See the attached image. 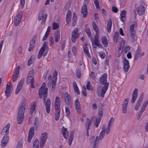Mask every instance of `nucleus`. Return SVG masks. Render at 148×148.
<instances>
[{
  "label": "nucleus",
  "instance_id": "f257e3e1",
  "mask_svg": "<svg viewBox=\"0 0 148 148\" xmlns=\"http://www.w3.org/2000/svg\"><path fill=\"white\" fill-rule=\"evenodd\" d=\"M107 74L105 73L102 75L99 79V82L101 84L104 85L101 90V96L103 97L108 88L109 83L107 82Z\"/></svg>",
  "mask_w": 148,
  "mask_h": 148
},
{
  "label": "nucleus",
  "instance_id": "f03ea898",
  "mask_svg": "<svg viewBox=\"0 0 148 148\" xmlns=\"http://www.w3.org/2000/svg\"><path fill=\"white\" fill-rule=\"evenodd\" d=\"M49 50V49L47 43L45 42L40 50L37 56L38 58L39 59L42 56H46Z\"/></svg>",
  "mask_w": 148,
  "mask_h": 148
},
{
  "label": "nucleus",
  "instance_id": "7ed1b4c3",
  "mask_svg": "<svg viewBox=\"0 0 148 148\" xmlns=\"http://www.w3.org/2000/svg\"><path fill=\"white\" fill-rule=\"evenodd\" d=\"M48 89L47 88H40L38 91L39 97L40 98H41L42 97V95H43V99L44 101L47 99V92Z\"/></svg>",
  "mask_w": 148,
  "mask_h": 148
},
{
  "label": "nucleus",
  "instance_id": "20e7f679",
  "mask_svg": "<svg viewBox=\"0 0 148 148\" xmlns=\"http://www.w3.org/2000/svg\"><path fill=\"white\" fill-rule=\"evenodd\" d=\"M137 26V23L134 21L132 23L131 25L130 26V34L131 37L133 38H135L136 37L135 31L134 28Z\"/></svg>",
  "mask_w": 148,
  "mask_h": 148
},
{
  "label": "nucleus",
  "instance_id": "39448f33",
  "mask_svg": "<svg viewBox=\"0 0 148 148\" xmlns=\"http://www.w3.org/2000/svg\"><path fill=\"white\" fill-rule=\"evenodd\" d=\"M22 12H20L15 17L14 22L16 26H18L20 23L22 16Z\"/></svg>",
  "mask_w": 148,
  "mask_h": 148
},
{
  "label": "nucleus",
  "instance_id": "423d86ee",
  "mask_svg": "<svg viewBox=\"0 0 148 148\" xmlns=\"http://www.w3.org/2000/svg\"><path fill=\"white\" fill-rule=\"evenodd\" d=\"M78 29L76 28L72 33L71 40L72 41L75 43L76 40L78 38L79 36V33H78Z\"/></svg>",
  "mask_w": 148,
  "mask_h": 148
},
{
  "label": "nucleus",
  "instance_id": "0eeeda50",
  "mask_svg": "<svg viewBox=\"0 0 148 148\" xmlns=\"http://www.w3.org/2000/svg\"><path fill=\"white\" fill-rule=\"evenodd\" d=\"M96 117H93L90 119H87L85 123V125L87 130H89L90 129V127L91 125L92 121H95Z\"/></svg>",
  "mask_w": 148,
  "mask_h": 148
},
{
  "label": "nucleus",
  "instance_id": "6e6552de",
  "mask_svg": "<svg viewBox=\"0 0 148 148\" xmlns=\"http://www.w3.org/2000/svg\"><path fill=\"white\" fill-rule=\"evenodd\" d=\"M34 78L32 75H28L27 77L26 80V83L27 84H31V87L34 88L35 86L34 85Z\"/></svg>",
  "mask_w": 148,
  "mask_h": 148
},
{
  "label": "nucleus",
  "instance_id": "1a4fd4ad",
  "mask_svg": "<svg viewBox=\"0 0 148 148\" xmlns=\"http://www.w3.org/2000/svg\"><path fill=\"white\" fill-rule=\"evenodd\" d=\"M47 16V14H45L43 12H42L39 14L38 17V20H42V24H44L45 23Z\"/></svg>",
  "mask_w": 148,
  "mask_h": 148
},
{
  "label": "nucleus",
  "instance_id": "9d476101",
  "mask_svg": "<svg viewBox=\"0 0 148 148\" xmlns=\"http://www.w3.org/2000/svg\"><path fill=\"white\" fill-rule=\"evenodd\" d=\"M8 135H4L2 139L1 142V146L2 147H5L8 144L9 140Z\"/></svg>",
  "mask_w": 148,
  "mask_h": 148
},
{
  "label": "nucleus",
  "instance_id": "9b49d317",
  "mask_svg": "<svg viewBox=\"0 0 148 148\" xmlns=\"http://www.w3.org/2000/svg\"><path fill=\"white\" fill-rule=\"evenodd\" d=\"M24 82V79H22L18 83L15 90V93L16 94H18L21 90Z\"/></svg>",
  "mask_w": 148,
  "mask_h": 148
},
{
  "label": "nucleus",
  "instance_id": "f8f14e48",
  "mask_svg": "<svg viewBox=\"0 0 148 148\" xmlns=\"http://www.w3.org/2000/svg\"><path fill=\"white\" fill-rule=\"evenodd\" d=\"M34 134V127H32L30 129L29 132V135L27 138L28 142L31 141Z\"/></svg>",
  "mask_w": 148,
  "mask_h": 148
},
{
  "label": "nucleus",
  "instance_id": "ddd939ff",
  "mask_svg": "<svg viewBox=\"0 0 148 148\" xmlns=\"http://www.w3.org/2000/svg\"><path fill=\"white\" fill-rule=\"evenodd\" d=\"M10 127V123H7L2 130L1 133H2L3 135H8L9 133V130Z\"/></svg>",
  "mask_w": 148,
  "mask_h": 148
},
{
  "label": "nucleus",
  "instance_id": "4468645a",
  "mask_svg": "<svg viewBox=\"0 0 148 148\" xmlns=\"http://www.w3.org/2000/svg\"><path fill=\"white\" fill-rule=\"evenodd\" d=\"M128 103V99H126L123 102L122 104V111L123 112L126 114L127 112V106Z\"/></svg>",
  "mask_w": 148,
  "mask_h": 148
},
{
  "label": "nucleus",
  "instance_id": "2eb2a0df",
  "mask_svg": "<svg viewBox=\"0 0 148 148\" xmlns=\"http://www.w3.org/2000/svg\"><path fill=\"white\" fill-rule=\"evenodd\" d=\"M64 99L66 104L69 106H71L70 97L67 92H66L64 94Z\"/></svg>",
  "mask_w": 148,
  "mask_h": 148
},
{
  "label": "nucleus",
  "instance_id": "dca6fc26",
  "mask_svg": "<svg viewBox=\"0 0 148 148\" xmlns=\"http://www.w3.org/2000/svg\"><path fill=\"white\" fill-rule=\"evenodd\" d=\"M137 10L138 14L139 15H141L144 13L145 8L143 6L140 5L137 7Z\"/></svg>",
  "mask_w": 148,
  "mask_h": 148
},
{
  "label": "nucleus",
  "instance_id": "f3484780",
  "mask_svg": "<svg viewBox=\"0 0 148 148\" xmlns=\"http://www.w3.org/2000/svg\"><path fill=\"white\" fill-rule=\"evenodd\" d=\"M138 90L137 89H135L134 90L132 94V97L131 99V102L134 103L135 102L138 96Z\"/></svg>",
  "mask_w": 148,
  "mask_h": 148
},
{
  "label": "nucleus",
  "instance_id": "a211bd4d",
  "mask_svg": "<svg viewBox=\"0 0 148 148\" xmlns=\"http://www.w3.org/2000/svg\"><path fill=\"white\" fill-rule=\"evenodd\" d=\"M25 110V105H21L20 107L18 112V115L24 116V114Z\"/></svg>",
  "mask_w": 148,
  "mask_h": 148
},
{
  "label": "nucleus",
  "instance_id": "6ab92c4d",
  "mask_svg": "<svg viewBox=\"0 0 148 148\" xmlns=\"http://www.w3.org/2000/svg\"><path fill=\"white\" fill-rule=\"evenodd\" d=\"M51 104L50 100L49 99H48L45 102V108L48 114H49L50 112Z\"/></svg>",
  "mask_w": 148,
  "mask_h": 148
},
{
  "label": "nucleus",
  "instance_id": "aec40b11",
  "mask_svg": "<svg viewBox=\"0 0 148 148\" xmlns=\"http://www.w3.org/2000/svg\"><path fill=\"white\" fill-rule=\"evenodd\" d=\"M82 13L83 15V17H85L87 14V8L86 4L84 5L82 8Z\"/></svg>",
  "mask_w": 148,
  "mask_h": 148
},
{
  "label": "nucleus",
  "instance_id": "412c9836",
  "mask_svg": "<svg viewBox=\"0 0 148 148\" xmlns=\"http://www.w3.org/2000/svg\"><path fill=\"white\" fill-rule=\"evenodd\" d=\"M101 42L103 46L105 47H107L108 45V42L106 36L103 35L102 37Z\"/></svg>",
  "mask_w": 148,
  "mask_h": 148
},
{
  "label": "nucleus",
  "instance_id": "4be33fe9",
  "mask_svg": "<svg viewBox=\"0 0 148 148\" xmlns=\"http://www.w3.org/2000/svg\"><path fill=\"white\" fill-rule=\"evenodd\" d=\"M75 108L78 112H79L80 111L81 106L78 99H76L75 102Z\"/></svg>",
  "mask_w": 148,
  "mask_h": 148
},
{
  "label": "nucleus",
  "instance_id": "5701e85b",
  "mask_svg": "<svg viewBox=\"0 0 148 148\" xmlns=\"http://www.w3.org/2000/svg\"><path fill=\"white\" fill-rule=\"evenodd\" d=\"M111 127H108L107 126V127H106L105 125H103L102 127V131H103V132L105 134L106 133V134H108L110 132Z\"/></svg>",
  "mask_w": 148,
  "mask_h": 148
},
{
  "label": "nucleus",
  "instance_id": "b1692460",
  "mask_svg": "<svg viewBox=\"0 0 148 148\" xmlns=\"http://www.w3.org/2000/svg\"><path fill=\"white\" fill-rule=\"evenodd\" d=\"M62 131L63 136L66 139L68 137L69 134L67 129L65 128L64 127H63L62 128Z\"/></svg>",
  "mask_w": 148,
  "mask_h": 148
},
{
  "label": "nucleus",
  "instance_id": "393cba45",
  "mask_svg": "<svg viewBox=\"0 0 148 148\" xmlns=\"http://www.w3.org/2000/svg\"><path fill=\"white\" fill-rule=\"evenodd\" d=\"M36 106V102H33L31 104L30 107V112L31 114H32L35 111Z\"/></svg>",
  "mask_w": 148,
  "mask_h": 148
},
{
  "label": "nucleus",
  "instance_id": "a878e982",
  "mask_svg": "<svg viewBox=\"0 0 148 148\" xmlns=\"http://www.w3.org/2000/svg\"><path fill=\"white\" fill-rule=\"evenodd\" d=\"M112 25V22L111 19L110 18L108 19V24L107 29L108 32L110 33L111 32V29Z\"/></svg>",
  "mask_w": 148,
  "mask_h": 148
},
{
  "label": "nucleus",
  "instance_id": "bb28decb",
  "mask_svg": "<svg viewBox=\"0 0 148 148\" xmlns=\"http://www.w3.org/2000/svg\"><path fill=\"white\" fill-rule=\"evenodd\" d=\"M13 89V85L10 82H8L6 84V90L12 92Z\"/></svg>",
  "mask_w": 148,
  "mask_h": 148
},
{
  "label": "nucleus",
  "instance_id": "cd10ccee",
  "mask_svg": "<svg viewBox=\"0 0 148 148\" xmlns=\"http://www.w3.org/2000/svg\"><path fill=\"white\" fill-rule=\"evenodd\" d=\"M74 132H71L70 134L69 138V145H71L73 140L74 138Z\"/></svg>",
  "mask_w": 148,
  "mask_h": 148
},
{
  "label": "nucleus",
  "instance_id": "c85d7f7f",
  "mask_svg": "<svg viewBox=\"0 0 148 148\" xmlns=\"http://www.w3.org/2000/svg\"><path fill=\"white\" fill-rule=\"evenodd\" d=\"M60 98L58 97H57L55 99V108H60Z\"/></svg>",
  "mask_w": 148,
  "mask_h": 148
},
{
  "label": "nucleus",
  "instance_id": "c756f323",
  "mask_svg": "<svg viewBox=\"0 0 148 148\" xmlns=\"http://www.w3.org/2000/svg\"><path fill=\"white\" fill-rule=\"evenodd\" d=\"M20 69L19 66H18L16 68L15 72L13 74L14 77L18 78L19 73Z\"/></svg>",
  "mask_w": 148,
  "mask_h": 148
},
{
  "label": "nucleus",
  "instance_id": "7c9ffc66",
  "mask_svg": "<svg viewBox=\"0 0 148 148\" xmlns=\"http://www.w3.org/2000/svg\"><path fill=\"white\" fill-rule=\"evenodd\" d=\"M126 14V12L125 10H123L121 11V12L120 14V16H121V21L124 22L125 19V16Z\"/></svg>",
  "mask_w": 148,
  "mask_h": 148
},
{
  "label": "nucleus",
  "instance_id": "2f4dec72",
  "mask_svg": "<svg viewBox=\"0 0 148 148\" xmlns=\"http://www.w3.org/2000/svg\"><path fill=\"white\" fill-rule=\"evenodd\" d=\"M119 34L118 32L114 33V40L115 43H116L119 40Z\"/></svg>",
  "mask_w": 148,
  "mask_h": 148
},
{
  "label": "nucleus",
  "instance_id": "473e14b6",
  "mask_svg": "<svg viewBox=\"0 0 148 148\" xmlns=\"http://www.w3.org/2000/svg\"><path fill=\"white\" fill-rule=\"evenodd\" d=\"M125 41L123 40L121 42L120 44V47L119 49V51L121 53L122 52L123 48L125 45Z\"/></svg>",
  "mask_w": 148,
  "mask_h": 148
},
{
  "label": "nucleus",
  "instance_id": "72a5a7b5",
  "mask_svg": "<svg viewBox=\"0 0 148 148\" xmlns=\"http://www.w3.org/2000/svg\"><path fill=\"white\" fill-rule=\"evenodd\" d=\"M35 44V41L33 40L31 41L30 42V45L28 49V50L29 51H31L33 49L34 45Z\"/></svg>",
  "mask_w": 148,
  "mask_h": 148
},
{
  "label": "nucleus",
  "instance_id": "f704fd0d",
  "mask_svg": "<svg viewBox=\"0 0 148 148\" xmlns=\"http://www.w3.org/2000/svg\"><path fill=\"white\" fill-rule=\"evenodd\" d=\"M24 117V116L17 115V121L19 124H21L22 122Z\"/></svg>",
  "mask_w": 148,
  "mask_h": 148
},
{
  "label": "nucleus",
  "instance_id": "c9c22d12",
  "mask_svg": "<svg viewBox=\"0 0 148 148\" xmlns=\"http://www.w3.org/2000/svg\"><path fill=\"white\" fill-rule=\"evenodd\" d=\"M55 41L56 42H58L60 39V33L58 32L55 33Z\"/></svg>",
  "mask_w": 148,
  "mask_h": 148
},
{
  "label": "nucleus",
  "instance_id": "e433bc0d",
  "mask_svg": "<svg viewBox=\"0 0 148 148\" xmlns=\"http://www.w3.org/2000/svg\"><path fill=\"white\" fill-rule=\"evenodd\" d=\"M39 142L38 139H36L33 143V148H39Z\"/></svg>",
  "mask_w": 148,
  "mask_h": 148
},
{
  "label": "nucleus",
  "instance_id": "4c0bfd02",
  "mask_svg": "<svg viewBox=\"0 0 148 148\" xmlns=\"http://www.w3.org/2000/svg\"><path fill=\"white\" fill-rule=\"evenodd\" d=\"M148 104V101H145L143 103V104L142 107V108H141V110L140 111L142 112H143L145 110Z\"/></svg>",
  "mask_w": 148,
  "mask_h": 148
},
{
  "label": "nucleus",
  "instance_id": "58836bf2",
  "mask_svg": "<svg viewBox=\"0 0 148 148\" xmlns=\"http://www.w3.org/2000/svg\"><path fill=\"white\" fill-rule=\"evenodd\" d=\"M73 84L75 91L78 94H79V91L76 83L75 81L73 82Z\"/></svg>",
  "mask_w": 148,
  "mask_h": 148
},
{
  "label": "nucleus",
  "instance_id": "ea45409f",
  "mask_svg": "<svg viewBox=\"0 0 148 148\" xmlns=\"http://www.w3.org/2000/svg\"><path fill=\"white\" fill-rule=\"evenodd\" d=\"M47 134L46 132L42 133L40 138V140L46 141L47 138Z\"/></svg>",
  "mask_w": 148,
  "mask_h": 148
},
{
  "label": "nucleus",
  "instance_id": "a19ab883",
  "mask_svg": "<svg viewBox=\"0 0 148 148\" xmlns=\"http://www.w3.org/2000/svg\"><path fill=\"white\" fill-rule=\"evenodd\" d=\"M92 26L94 30L95 31L96 33H99L98 27L96 23L94 22L92 23Z\"/></svg>",
  "mask_w": 148,
  "mask_h": 148
},
{
  "label": "nucleus",
  "instance_id": "79ce46f5",
  "mask_svg": "<svg viewBox=\"0 0 148 148\" xmlns=\"http://www.w3.org/2000/svg\"><path fill=\"white\" fill-rule=\"evenodd\" d=\"M103 131H102L99 134V136L98 137V141L102 139L104 137L105 133L103 132Z\"/></svg>",
  "mask_w": 148,
  "mask_h": 148
},
{
  "label": "nucleus",
  "instance_id": "37998d69",
  "mask_svg": "<svg viewBox=\"0 0 148 148\" xmlns=\"http://www.w3.org/2000/svg\"><path fill=\"white\" fill-rule=\"evenodd\" d=\"M96 120V122L95 124V127H98L99 124L101 120V118L100 117H98L97 119L96 118V119L95 120Z\"/></svg>",
  "mask_w": 148,
  "mask_h": 148
},
{
  "label": "nucleus",
  "instance_id": "c03bdc74",
  "mask_svg": "<svg viewBox=\"0 0 148 148\" xmlns=\"http://www.w3.org/2000/svg\"><path fill=\"white\" fill-rule=\"evenodd\" d=\"M78 46V45H76L73 47L72 48V51L74 55L76 53V52L77 50Z\"/></svg>",
  "mask_w": 148,
  "mask_h": 148
},
{
  "label": "nucleus",
  "instance_id": "a18cd8bd",
  "mask_svg": "<svg viewBox=\"0 0 148 148\" xmlns=\"http://www.w3.org/2000/svg\"><path fill=\"white\" fill-rule=\"evenodd\" d=\"M114 120V119L113 117H112L110 119V121H109L108 124V127H111V126L113 123Z\"/></svg>",
  "mask_w": 148,
  "mask_h": 148
},
{
  "label": "nucleus",
  "instance_id": "49530a36",
  "mask_svg": "<svg viewBox=\"0 0 148 148\" xmlns=\"http://www.w3.org/2000/svg\"><path fill=\"white\" fill-rule=\"evenodd\" d=\"M56 80L55 79H54V80L52 81V89H51V90L54 91L55 88V86L56 84Z\"/></svg>",
  "mask_w": 148,
  "mask_h": 148
},
{
  "label": "nucleus",
  "instance_id": "de8ad7c7",
  "mask_svg": "<svg viewBox=\"0 0 148 148\" xmlns=\"http://www.w3.org/2000/svg\"><path fill=\"white\" fill-rule=\"evenodd\" d=\"M59 25L56 22H53L52 24L53 29H57L59 28Z\"/></svg>",
  "mask_w": 148,
  "mask_h": 148
},
{
  "label": "nucleus",
  "instance_id": "09e8293b",
  "mask_svg": "<svg viewBox=\"0 0 148 148\" xmlns=\"http://www.w3.org/2000/svg\"><path fill=\"white\" fill-rule=\"evenodd\" d=\"M141 101H139L137 103L136 105L135 109L136 110H137L139 108L140 105H141Z\"/></svg>",
  "mask_w": 148,
  "mask_h": 148
},
{
  "label": "nucleus",
  "instance_id": "8fccbe9b",
  "mask_svg": "<svg viewBox=\"0 0 148 148\" xmlns=\"http://www.w3.org/2000/svg\"><path fill=\"white\" fill-rule=\"evenodd\" d=\"M98 136H97L95 140L94 141V143L93 145V148H97V143H98Z\"/></svg>",
  "mask_w": 148,
  "mask_h": 148
},
{
  "label": "nucleus",
  "instance_id": "3c124183",
  "mask_svg": "<svg viewBox=\"0 0 148 148\" xmlns=\"http://www.w3.org/2000/svg\"><path fill=\"white\" fill-rule=\"evenodd\" d=\"M99 55L100 57L103 59L106 56L105 53L103 52H99Z\"/></svg>",
  "mask_w": 148,
  "mask_h": 148
},
{
  "label": "nucleus",
  "instance_id": "603ef678",
  "mask_svg": "<svg viewBox=\"0 0 148 148\" xmlns=\"http://www.w3.org/2000/svg\"><path fill=\"white\" fill-rule=\"evenodd\" d=\"M76 75L77 77L78 78H80L81 76V73L80 70L78 69H77L76 72Z\"/></svg>",
  "mask_w": 148,
  "mask_h": 148
},
{
  "label": "nucleus",
  "instance_id": "864d4df0",
  "mask_svg": "<svg viewBox=\"0 0 148 148\" xmlns=\"http://www.w3.org/2000/svg\"><path fill=\"white\" fill-rule=\"evenodd\" d=\"M84 51L86 54L89 57L90 55H89L88 48L87 47H84Z\"/></svg>",
  "mask_w": 148,
  "mask_h": 148
},
{
  "label": "nucleus",
  "instance_id": "5fc2aeb1",
  "mask_svg": "<svg viewBox=\"0 0 148 148\" xmlns=\"http://www.w3.org/2000/svg\"><path fill=\"white\" fill-rule=\"evenodd\" d=\"M55 114L60 115V111H61L60 108H55Z\"/></svg>",
  "mask_w": 148,
  "mask_h": 148
},
{
  "label": "nucleus",
  "instance_id": "6e6d98bb",
  "mask_svg": "<svg viewBox=\"0 0 148 148\" xmlns=\"http://www.w3.org/2000/svg\"><path fill=\"white\" fill-rule=\"evenodd\" d=\"M85 31L89 36H91V32L90 29L88 28H86L85 29Z\"/></svg>",
  "mask_w": 148,
  "mask_h": 148
},
{
  "label": "nucleus",
  "instance_id": "4d7b16f0",
  "mask_svg": "<svg viewBox=\"0 0 148 148\" xmlns=\"http://www.w3.org/2000/svg\"><path fill=\"white\" fill-rule=\"evenodd\" d=\"M12 92L9 90H5V95L7 97H8L11 95Z\"/></svg>",
  "mask_w": 148,
  "mask_h": 148
},
{
  "label": "nucleus",
  "instance_id": "13d9d810",
  "mask_svg": "<svg viewBox=\"0 0 148 148\" xmlns=\"http://www.w3.org/2000/svg\"><path fill=\"white\" fill-rule=\"evenodd\" d=\"M21 2V9H23L24 7L25 0H20Z\"/></svg>",
  "mask_w": 148,
  "mask_h": 148
},
{
  "label": "nucleus",
  "instance_id": "bf43d9fd",
  "mask_svg": "<svg viewBox=\"0 0 148 148\" xmlns=\"http://www.w3.org/2000/svg\"><path fill=\"white\" fill-rule=\"evenodd\" d=\"M46 141L44 140H40V147L41 148L43 147Z\"/></svg>",
  "mask_w": 148,
  "mask_h": 148
},
{
  "label": "nucleus",
  "instance_id": "052dcab7",
  "mask_svg": "<svg viewBox=\"0 0 148 148\" xmlns=\"http://www.w3.org/2000/svg\"><path fill=\"white\" fill-rule=\"evenodd\" d=\"M94 3L97 8L99 9L100 8L99 1L98 0H95L94 1Z\"/></svg>",
  "mask_w": 148,
  "mask_h": 148
},
{
  "label": "nucleus",
  "instance_id": "680f3d73",
  "mask_svg": "<svg viewBox=\"0 0 148 148\" xmlns=\"http://www.w3.org/2000/svg\"><path fill=\"white\" fill-rule=\"evenodd\" d=\"M65 113L67 116H68L70 114V110L69 108L66 107H65Z\"/></svg>",
  "mask_w": 148,
  "mask_h": 148
},
{
  "label": "nucleus",
  "instance_id": "e2e57ef3",
  "mask_svg": "<svg viewBox=\"0 0 148 148\" xmlns=\"http://www.w3.org/2000/svg\"><path fill=\"white\" fill-rule=\"evenodd\" d=\"M94 44L98 46H99L101 45L99 40H95L94 42Z\"/></svg>",
  "mask_w": 148,
  "mask_h": 148
},
{
  "label": "nucleus",
  "instance_id": "0e129e2a",
  "mask_svg": "<svg viewBox=\"0 0 148 148\" xmlns=\"http://www.w3.org/2000/svg\"><path fill=\"white\" fill-rule=\"evenodd\" d=\"M38 120L37 118H36L35 119L34 123V125L35 127H37L38 125Z\"/></svg>",
  "mask_w": 148,
  "mask_h": 148
},
{
  "label": "nucleus",
  "instance_id": "69168bd1",
  "mask_svg": "<svg viewBox=\"0 0 148 148\" xmlns=\"http://www.w3.org/2000/svg\"><path fill=\"white\" fill-rule=\"evenodd\" d=\"M53 80L51 76L50 75H49L48 77V81L50 83V84H51V82H52V81Z\"/></svg>",
  "mask_w": 148,
  "mask_h": 148
},
{
  "label": "nucleus",
  "instance_id": "338daca9",
  "mask_svg": "<svg viewBox=\"0 0 148 148\" xmlns=\"http://www.w3.org/2000/svg\"><path fill=\"white\" fill-rule=\"evenodd\" d=\"M124 66H130L129 61L125 59L124 60Z\"/></svg>",
  "mask_w": 148,
  "mask_h": 148
},
{
  "label": "nucleus",
  "instance_id": "774afa93",
  "mask_svg": "<svg viewBox=\"0 0 148 148\" xmlns=\"http://www.w3.org/2000/svg\"><path fill=\"white\" fill-rule=\"evenodd\" d=\"M130 49V48L129 46H126L124 48V51L125 53H126L129 51Z\"/></svg>",
  "mask_w": 148,
  "mask_h": 148
}]
</instances>
